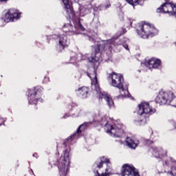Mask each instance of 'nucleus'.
<instances>
[{"label":"nucleus","instance_id":"29","mask_svg":"<svg viewBox=\"0 0 176 176\" xmlns=\"http://www.w3.org/2000/svg\"><path fill=\"white\" fill-rule=\"evenodd\" d=\"M69 115L68 114H65L64 116H63V119H67V118H69Z\"/></svg>","mask_w":176,"mask_h":176},{"label":"nucleus","instance_id":"18","mask_svg":"<svg viewBox=\"0 0 176 176\" xmlns=\"http://www.w3.org/2000/svg\"><path fill=\"white\" fill-rule=\"evenodd\" d=\"M75 53L72 52V56H70V63L74 64L77 61H82V60H86V56L82 54H77V57L75 56Z\"/></svg>","mask_w":176,"mask_h":176},{"label":"nucleus","instance_id":"39","mask_svg":"<svg viewBox=\"0 0 176 176\" xmlns=\"http://www.w3.org/2000/svg\"><path fill=\"white\" fill-rule=\"evenodd\" d=\"M77 1H80V0H77Z\"/></svg>","mask_w":176,"mask_h":176},{"label":"nucleus","instance_id":"3","mask_svg":"<svg viewBox=\"0 0 176 176\" xmlns=\"http://www.w3.org/2000/svg\"><path fill=\"white\" fill-rule=\"evenodd\" d=\"M63 31L58 35L53 34L50 36V39L56 41V50L58 52H63L65 47L69 46L70 40L67 35L69 36L76 35V34H79V31H85V28L80 23V20L77 19L74 21H72L70 23L65 24Z\"/></svg>","mask_w":176,"mask_h":176},{"label":"nucleus","instance_id":"15","mask_svg":"<svg viewBox=\"0 0 176 176\" xmlns=\"http://www.w3.org/2000/svg\"><path fill=\"white\" fill-rule=\"evenodd\" d=\"M150 152L153 153L154 157H157V159H162L164 156H167V151L163 150L162 148L151 147Z\"/></svg>","mask_w":176,"mask_h":176},{"label":"nucleus","instance_id":"17","mask_svg":"<svg viewBox=\"0 0 176 176\" xmlns=\"http://www.w3.org/2000/svg\"><path fill=\"white\" fill-rule=\"evenodd\" d=\"M62 1L64 6V8L66 10V12L67 13L69 19L74 17V9L71 8V6L69 5V0H62Z\"/></svg>","mask_w":176,"mask_h":176},{"label":"nucleus","instance_id":"24","mask_svg":"<svg viewBox=\"0 0 176 176\" xmlns=\"http://www.w3.org/2000/svg\"><path fill=\"white\" fill-rule=\"evenodd\" d=\"M6 122V118H0V126H2V124H5Z\"/></svg>","mask_w":176,"mask_h":176},{"label":"nucleus","instance_id":"25","mask_svg":"<svg viewBox=\"0 0 176 176\" xmlns=\"http://www.w3.org/2000/svg\"><path fill=\"white\" fill-rule=\"evenodd\" d=\"M144 142H145L146 144H153V142H152V141H151V140H144Z\"/></svg>","mask_w":176,"mask_h":176},{"label":"nucleus","instance_id":"38","mask_svg":"<svg viewBox=\"0 0 176 176\" xmlns=\"http://www.w3.org/2000/svg\"><path fill=\"white\" fill-rule=\"evenodd\" d=\"M165 1H170V0H165Z\"/></svg>","mask_w":176,"mask_h":176},{"label":"nucleus","instance_id":"31","mask_svg":"<svg viewBox=\"0 0 176 176\" xmlns=\"http://www.w3.org/2000/svg\"><path fill=\"white\" fill-rule=\"evenodd\" d=\"M111 6V4H108L107 6H106V9H107V8H109Z\"/></svg>","mask_w":176,"mask_h":176},{"label":"nucleus","instance_id":"23","mask_svg":"<svg viewBox=\"0 0 176 176\" xmlns=\"http://www.w3.org/2000/svg\"><path fill=\"white\" fill-rule=\"evenodd\" d=\"M168 122L169 124H172V126H173V129H176V122H174V120H170Z\"/></svg>","mask_w":176,"mask_h":176},{"label":"nucleus","instance_id":"26","mask_svg":"<svg viewBox=\"0 0 176 176\" xmlns=\"http://www.w3.org/2000/svg\"><path fill=\"white\" fill-rule=\"evenodd\" d=\"M47 82H49V77H45V78H44V82H45V83H47Z\"/></svg>","mask_w":176,"mask_h":176},{"label":"nucleus","instance_id":"22","mask_svg":"<svg viewBox=\"0 0 176 176\" xmlns=\"http://www.w3.org/2000/svg\"><path fill=\"white\" fill-rule=\"evenodd\" d=\"M169 105H172V107H176V97L174 96V94H173V92L170 97Z\"/></svg>","mask_w":176,"mask_h":176},{"label":"nucleus","instance_id":"10","mask_svg":"<svg viewBox=\"0 0 176 176\" xmlns=\"http://www.w3.org/2000/svg\"><path fill=\"white\" fill-rule=\"evenodd\" d=\"M21 16V12L14 8H11L8 10L6 14L1 17V20L5 23H10L14 20H19Z\"/></svg>","mask_w":176,"mask_h":176},{"label":"nucleus","instance_id":"4","mask_svg":"<svg viewBox=\"0 0 176 176\" xmlns=\"http://www.w3.org/2000/svg\"><path fill=\"white\" fill-rule=\"evenodd\" d=\"M94 122H98L102 126H104V130H106L108 134H110L111 137H115V138H121L124 134V126L122 124H118V122H114L113 124L112 120L108 117H102V114L100 111H97L95 114Z\"/></svg>","mask_w":176,"mask_h":176},{"label":"nucleus","instance_id":"7","mask_svg":"<svg viewBox=\"0 0 176 176\" xmlns=\"http://www.w3.org/2000/svg\"><path fill=\"white\" fill-rule=\"evenodd\" d=\"M138 34L143 39H148L149 36H155L157 35V30L153 26H151L146 23H142L136 30Z\"/></svg>","mask_w":176,"mask_h":176},{"label":"nucleus","instance_id":"12","mask_svg":"<svg viewBox=\"0 0 176 176\" xmlns=\"http://www.w3.org/2000/svg\"><path fill=\"white\" fill-rule=\"evenodd\" d=\"M163 166L165 168V173L168 175L176 176V160L170 158L168 161H164Z\"/></svg>","mask_w":176,"mask_h":176},{"label":"nucleus","instance_id":"2","mask_svg":"<svg viewBox=\"0 0 176 176\" xmlns=\"http://www.w3.org/2000/svg\"><path fill=\"white\" fill-rule=\"evenodd\" d=\"M91 122H85L81 124L76 131L66 139V141L63 144V155H62L56 161V166L58 168L60 176H68L69 173V164L71 163L69 157V152H71L70 142L74 140H78L80 137V133L85 131L87 129V126L91 124Z\"/></svg>","mask_w":176,"mask_h":176},{"label":"nucleus","instance_id":"32","mask_svg":"<svg viewBox=\"0 0 176 176\" xmlns=\"http://www.w3.org/2000/svg\"><path fill=\"white\" fill-rule=\"evenodd\" d=\"M75 105H76V104L72 103V107H75Z\"/></svg>","mask_w":176,"mask_h":176},{"label":"nucleus","instance_id":"6","mask_svg":"<svg viewBox=\"0 0 176 176\" xmlns=\"http://www.w3.org/2000/svg\"><path fill=\"white\" fill-rule=\"evenodd\" d=\"M156 112L155 109H153L150 107L149 103L146 102H142L138 104V114L140 116L139 118L134 120V124L136 126H142L146 123V116L149 115H153Z\"/></svg>","mask_w":176,"mask_h":176},{"label":"nucleus","instance_id":"20","mask_svg":"<svg viewBox=\"0 0 176 176\" xmlns=\"http://www.w3.org/2000/svg\"><path fill=\"white\" fill-rule=\"evenodd\" d=\"M79 96L81 98H87L89 97V89L86 87H82L78 89Z\"/></svg>","mask_w":176,"mask_h":176},{"label":"nucleus","instance_id":"16","mask_svg":"<svg viewBox=\"0 0 176 176\" xmlns=\"http://www.w3.org/2000/svg\"><path fill=\"white\" fill-rule=\"evenodd\" d=\"M144 65L150 69L152 68L157 69L159 68V67H160V65H162V60H160V59L152 58L151 59L147 60L144 63Z\"/></svg>","mask_w":176,"mask_h":176},{"label":"nucleus","instance_id":"30","mask_svg":"<svg viewBox=\"0 0 176 176\" xmlns=\"http://www.w3.org/2000/svg\"><path fill=\"white\" fill-rule=\"evenodd\" d=\"M33 157H36V159H38V153L33 154Z\"/></svg>","mask_w":176,"mask_h":176},{"label":"nucleus","instance_id":"8","mask_svg":"<svg viewBox=\"0 0 176 176\" xmlns=\"http://www.w3.org/2000/svg\"><path fill=\"white\" fill-rule=\"evenodd\" d=\"M43 90L42 87H36L34 89L28 90V103L30 105H36L38 102H42L43 101L42 98H39L41 91Z\"/></svg>","mask_w":176,"mask_h":176},{"label":"nucleus","instance_id":"14","mask_svg":"<svg viewBox=\"0 0 176 176\" xmlns=\"http://www.w3.org/2000/svg\"><path fill=\"white\" fill-rule=\"evenodd\" d=\"M91 9H93V6L91 3L85 6L78 4V10L76 13L80 17H85L91 12Z\"/></svg>","mask_w":176,"mask_h":176},{"label":"nucleus","instance_id":"28","mask_svg":"<svg viewBox=\"0 0 176 176\" xmlns=\"http://www.w3.org/2000/svg\"><path fill=\"white\" fill-rule=\"evenodd\" d=\"M94 10H101V6H98L97 8H94Z\"/></svg>","mask_w":176,"mask_h":176},{"label":"nucleus","instance_id":"19","mask_svg":"<svg viewBox=\"0 0 176 176\" xmlns=\"http://www.w3.org/2000/svg\"><path fill=\"white\" fill-rule=\"evenodd\" d=\"M126 142L127 146H129V148H131V149H135V148L138 146V144H140V141H138V140H133L131 138H127L126 139Z\"/></svg>","mask_w":176,"mask_h":176},{"label":"nucleus","instance_id":"34","mask_svg":"<svg viewBox=\"0 0 176 176\" xmlns=\"http://www.w3.org/2000/svg\"><path fill=\"white\" fill-rule=\"evenodd\" d=\"M76 116H79V113L76 114Z\"/></svg>","mask_w":176,"mask_h":176},{"label":"nucleus","instance_id":"13","mask_svg":"<svg viewBox=\"0 0 176 176\" xmlns=\"http://www.w3.org/2000/svg\"><path fill=\"white\" fill-rule=\"evenodd\" d=\"M122 176H140L138 171L132 165L124 164L122 166Z\"/></svg>","mask_w":176,"mask_h":176},{"label":"nucleus","instance_id":"33","mask_svg":"<svg viewBox=\"0 0 176 176\" xmlns=\"http://www.w3.org/2000/svg\"><path fill=\"white\" fill-rule=\"evenodd\" d=\"M89 41H94V39H93V38H89Z\"/></svg>","mask_w":176,"mask_h":176},{"label":"nucleus","instance_id":"35","mask_svg":"<svg viewBox=\"0 0 176 176\" xmlns=\"http://www.w3.org/2000/svg\"><path fill=\"white\" fill-rule=\"evenodd\" d=\"M151 133L153 134V131H151Z\"/></svg>","mask_w":176,"mask_h":176},{"label":"nucleus","instance_id":"9","mask_svg":"<svg viewBox=\"0 0 176 176\" xmlns=\"http://www.w3.org/2000/svg\"><path fill=\"white\" fill-rule=\"evenodd\" d=\"M104 163H106L108 167L105 169V173H102V174H100L98 173V170L96 172V175L97 176H109L112 175L114 173H112V168H111V162H109V159L105 157H102L100 159L96 161L94 166L96 167L97 168H101L102 167V164Z\"/></svg>","mask_w":176,"mask_h":176},{"label":"nucleus","instance_id":"27","mask_svg":"<svg viewBox=\"0 0 176 176\" xmlns=\"http://www.w3.org/2000/svg\"><path fill=\"white\" fill-rule=\"evenodd\" d=\"M9 0H0V3H6Z\"/></svg>","mask_w":176,"mask_h":176},{"label":"nucleus","instance_id":"36","mask_svg":"<svg viewBox=\"0 0 176 176\" xmlns=\"http://www.w3.org/2000/svg\"><path fill=\"white\" fill-rule=\"evenodd\" d=\"M31 171L34 173V170H32V169L31 170Z\"/></svg>","mask_w":176,"mask_h":176},{"label":"nucleus","instance_id":"5","mask_svg":"<svg viewBox=\"0 0 176 176\" xmlns=\"http://www.w3.org/2000/svg\"><path fill=\"white\" fill-rule=\"evenodd\" d=\"M111 79V86L119 89L120 91H124V94L117 96V98H125L127 97L129 98L130 93H129V84L124 82V78L122 74H118L113 72L110 74Z\"/></svg>","mask_w":176,"mask_h":176},{"label":"nucleus","instance_id":"1","mask_svg":"<svg viewBox=\"0 0 176 176\" xmlns=\"http://www.w3.org/2000/svg\"><path fill=\"white\" fill-rule=\"evenodd\" d=\"M112 45L113 46L122 45L123 47H124L126 50H129V45L127 44H124V41H120V42H118V38H113L111 39L104 41L102 44H98L96 46H92L95 50V53L92 54L91 57L88 58L89 63H93L95 64L94 67V74H88V76L91 80V88L93 90H95L98 94H99L100 98H104V100H105L109 108H112L113 107V100L112 98H111L109 94H107L106 92L101 91V89H100V85L98 84V80H97V72L96 70L100 65L101 53H102V52H105V50H108V49L109 50H111Z\"/></svg>","mask_w":176,"mask_h":176},{"label":"nucleus","instance_id":"37","mask_svg":"<svg viewBox=\"0 0 176 176\" xmlns=\"http://www.w3.org/2000/svg\"><path fill=\"white\" fill-rule=\"evenodd\" d=\"M125 32H126V31H124V32H123V34H124Z\"/></svg>","mask_w":176,"mask_h":176},{"label":"nucleus","instance_id":"21","mask_svg":"<svg viewBox=\"0 0 176 176\" xmlns=\"http://www.w3.org/2000/svg\"><path fill=\"white\" fill-rule=\"evenodd\" d=\"M128 3L132 5V6H135V5H144V1L145 0H126Z\"/></svg>","mask_w":176,"mask_h":176},{"label":"nucleus","instance_id":"11","mask_svg":"<svg viewBox=\"0 0 176 176\" xmlns=\"http://www.w3.org/2000/svg\"><path fill=\"white\" fill-rule=\"evenodd\" d=\"M171 96L172 92L160 91L155 98V102L160 104V105H169Z\"/></svg>","mask_w":176,"mask_h":176}]
</instances>
